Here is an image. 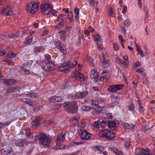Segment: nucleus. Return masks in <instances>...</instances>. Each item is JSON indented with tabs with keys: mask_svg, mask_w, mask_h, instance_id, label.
I'll use <instances>...</instances> for the list:
<instances>
[{
	"mask_svg": "<svg viewBox=\"0 0 155 155\" xmlns=\"http://www.w3.org/2000/svg\"><path fill=\"white\" fill-rule=\"evenodd\" d=\"M41 10L42 13L44 15L56 16L57 12L55 10H53L51 5L48 3H44L41 5Z\"/></svg>",
	"mask_w": 155,
	"mask_h": 155,
	"instance_id": "1",
	"label": "nucleus"
},
{
	"mask_svg": "<svg viewBox=\"0 0 155 155\" xmlns=\"http://www.w3.org/2000/svg\"><path fill=\"white\" fill-rule=\"evenodd\" d=\"M63 107L68 113L72 114L76 113L78 108L75 101L71 102H65L63 105Z\"/></svg>",
	"mask_w": 155,
	"mask_h": 155,
	"instance_id": "2",
	"label": "nucleus"
},
{
	"mask_svg": "<svg viewBox=\"0 0 155 155\" xmlns=\"http://www.w3.org/2000/svg\"><path fill=\"white\" fill-rule=\"evenodd\" d=\"M35 141H39V143L45 147H48L51 142L50 138L44 133H42L36 136L35 137Z\"/></svg>",
	"mask_w": 155,
	"mask_h": 155,
	"instance_id": "3",
	"label": "nucleus"
},
{
	"mask_svg": "<svg viewBox=\"0 0 155 155\" xmlns=\"http://www.w3.org/2000/svg\"><path fill=\"white\" fill-rule=\"evenodd\" d=\"M114 133L109 129L101 130L98 134L99 137L108 140H112L115 137Z\"/></svg>",
	"mask_w": 155,
	"mask_h": 155,
	"instance_id": "4",
	"label": "nucleus"
},
{
	"mask_svg": "<svg viewBox=\"0 0 155 155\" xmlns=\"http://www.w3.org/2000/svg\"><path fill=\"white\" fill-rule=\"evenodd\" d=\"M77 63V61L72 59L61 64L59 67L61 71L65 72L66 71L70 69L74 66H75Z\"/></svg>",
	"mask_w": 155,
	"mask_h": 155,
	"instance_id": "5",
	"label": "nucleus"
},
{
	"mask_svg": "<svg viewBox=\"0 0 155 155\" xmlns=\"http://www.w3.org/2000/svg\"><path fill=\"white\" fill-rule=\"evenodd\" d=\"M38 4L35 2L28 3L25 7V10L27 12L34 14L36 12L38 8Z\"/></svg>",
	"mask_w": 155,
	"mask_h": 155,
	"instance_id": "6",
	"label": "nucleus"
},
{
	"mask_svg": "<svg viewBox=\"0 0 155 155\" xmlns=\"http://www.w3.org/2000/svg\"><path fill=\"white\" fill-rule=\"evenodd\" d=\"M80 132L79 133L80 137L82 140H87L91 138V134L88 132L86 129H81L80 130Z\"/></svg>",
	"mask_w": 155,
	"mask_h": 155,
	"instance_id": "7",
	"label": "nucleus"
},
{
	"mask_svg": "<svg viewBox=\"0 0 155 155\" xmlns=\"http://www.w3.org/2000/svg\"><path fill=\"white\" fill-rule=\"evenodd\" d=\"M43 65L42 66V68L45 71H48L53 69V67L54 66V64L53 62L50 61H45L43 64Z\"/></svg>",
	"mask_w": 155,
	"mask_h": 155,
	"instance_id": "8",
	"label": "nucleus"
},
{
	"mask_svg": "<svg viewBox=\"0 0 155 155\" xmlns=\"http://www.w3.org/2000/svg\"><path fill=\"white\" fill-rule=\"evenodd\" d=\"M124 87L123 84L113 85L109 87L108 90L110 92H114L122 89Z\"/></svg>",
	"mask_w": 155,
	"mask_h": 155,
	"instance_id": "9",
	"label": "nucleus"
},
{
	"mask_svg": "<svg viewBox=\"0 0 155 155\" xmlns=\"http://www.w3.org/2000/svg\"><path fill=\"white\" fill-rule=\"evenodd\" d=\"M73 77L76 80L80 82H82L84 81V78L83 75L79 71H75L74 72Z\"/></svg>",
	"mask_w": 155,
	"mask_h": 155,
	"instance_id": "10",
	"label": "nucleus"
},
{
	"mask_svg": "<svg viewBox=\"0 0 155 155\" xmlns=\"http://www.w3.org/2000/svg\"><path fill=\"white\" fill-rule=\"evenodd\" d=\"M71 29L70 27H68L67 29H66L65 31H61L59 32L61 33L60 35V39L64 41L65 40L67 37H68L69 35V30Z\"/></svg>",
	"mask_w": 155,
	"mask_h": 155,
	"instance_id": "11",
	"label": "nucleus"
},
{
	"mask_svg": "<svg viewBox=\"0 0 155 155\" xmlns=\"http://www.w3.org/2000/svg\"><path fill=\"white\" fill-rule=\"evenodd\" d=\"M2 83L6 86H12L14 85L16 82V81L14 79H4L2 80Z\"/></svg>",
	"mask_w": 155,
	"mask_h": 155,
	"instance_id": "12",
	"label": "nucleus"
},
{
	"mask_svg": "<svg viewBox=\"0 0 155 155\" xmlns=\"http://www.w3.org/2000/svg\"><path fill=\"white\" fill-rule=\"evenodd\" d=\"M1 13L5 15H10L13 14V10L10 7H7L2 10Z\"/></svg>",
	"mask_w": 155,
	"mask_h": 155,
	"instance_id": "13",
	"label": "nucleus"
},
{
	"mask_svg": "<svg viewBox=\"0 0 155 155\" xmlns=\"http://www.w3.org/2000/svg\"><path fill=\"white\" fill-rule=\"evenodd\" d=\"M12 151L11 147H8L3 149H1L0 151L2 155H7L9 154Z\"/></svg>",
	"mask_w": 155,
	"mask_h": 155,
	"instance_id": "14",
	"label": "nucleus"
},
{
	"mask_svg": "<svg viewBox=\"0 0 155 155\" xmlns=\"http://www.w3.org/2000/svg\"><path fill=\"white\" fill-rule=\"evenodd\" d=\"M21 132L22 134H25L28 138L32 137V136H31V133L30 130L29 129H26L24 127L22 129Z\"/></svg>",
	"mask_w": 155,
	"mask_h": 155,
	"instance_id": "15",
	"label": "nucleus"
},
{
	"mask_svg": "<svg viewBox=\"0 0 155 155\" xmlns=\"http://www.w3.org/2000/svg\"><path fill=\"white\" fill-rule=\"evenodd\" d=\"M108 127L110 129L115 130L116 129L117 123L113 120L108 121Z\"/></svg>",
	"mask_w": 155,
	"mask_h": 155,
	"instance_id": "16",
	"label": "nucleus"
},
{
	"mask_svg": "<svg viewBox=\"0 0 155 155\" xmlns=\"http://www.w3.org/2000/svg\"><path fill=\"white\" fill-rule=\"evenodd\" d=\"M62 98L60 96H55L50 98L49 100L52 103L59 102L62 100Z\"/></svg>",
	"mask_w": 155,
	"mask_h": 155,
	"instance_id": "17",
	"label": "nucleus"
},
{
	"mask_svg": "<svg viewBox=\"0 0 155 155\" xmlns=\"http://www.w3.org/2000/svg\"><path fill=\"white\" fill-rule=\"evenodd\" d=\"M67 20V16L64 14H61L58 17V19L57 20L59 21H63L66 23Z\"/></svg>",
	"mask_w": 155,
	"mask_h": 155,
	"instance_id": "18",
	"label": "nucleus"
},
{
	"mask_svg": "<svg viewBox=\"0 0 155 155\" xmlns=\"http://www.w3.org/2000/svg\"><path fill=\"white\" fill-rule=\"evenodd\" d=\"M45 48L44 46H37L33 49V51L35 53H38L42 52Z\"/></svg>",
	"mask_w": 155,
	"mask_h": 155,
	"instance_id": "19",
	"label": "nucleus"
},
{
	"mask_svg": "<svg viewBox=\"0 0 155 155\" xmlns=\"http://www.w3.org/2000/svg\"><path fill=\"white\" fill-rule=\"evenodd\" d=\"M21 101L23 103L26 104L31 106H33L32 102L31 99L27 98H23L21 99Z\"/></svg>",
	"mask_w": 155,
	"mask_h": 155,
	"instance_id": "20",
	"label": "nucleus"
},
{
	"mask_svg": "<svg viewBox=\"0 0 155 155\" xmlns=\"http://www.w3.org/2000/svg\"><path fill=\"white\" fill-rule=\"evenodd\" d=\"M27 142V140L24 139L21 140L15 141V144L17 146H23Z\"/></svg>",
	"mask_w": 155,
	"mask_h": 155,
	"instance_id": "21",
	"label": "nucleus"
},
{
	"mask_svg": "<svg viewBox=\"0 0 155 155\" xmlns=\"http://www.w3.org/2000/svg\"><path fill=\"white\" fill-rule=\"evenodd\" d=\"M87 94L88 92L85 91L82 92H78L77 93L76 95L78 98L82 99L86 97Z\"/></svg>",
	"mask_w": 155,
	"mask_h": 155,
	"instance_id": "22",
	"label": "nucleus"
},
{
	"mask_svg": "<svg viewBox=\"0 0 155 155\" xmlns=\"http://www.w3.org/2000/svg\"><path fill=\"white\" fill-rule=\"evenodd\" d=\"M40 123V121L38 119L33 120L31 123V125L32 128H35L36 127H37Z\"/></svg>",
	"mask_w": 155,
	"mask_h": 155,
	"instance_id": "23",
	"label": "nucleus"
},
{
	"mask_svg": "<svg viewBox=\"0 0 155 155\" xmlns=\"http://www.w3.org/2000/svg\"><path fill=\"white\" fill-rule=\"evenodd\" d=\"M33 36L30 35L27 37L25 38V40L24 42V44H26V45H29L32 41Z\"/></svg>",
	"mask_w": 155,
	"mask_h": 155,
	"instance_id": "24",
	"label": "nucleus"
},
{
	"mask_svg": "<svg viewBox=\"0 0 155 155\" xmlns=\"http://www.w3.org/2000/svg\"><path fill=\"white\" fill-rule=\"evenodd\" d=\"M122 125L124 128L127 129H132L134 127V125L132 124H128L126 122L123 124Z\"/></svg>",
	"mask_w": 155,
	"mask_h": 155,
	"instance_id": "25",
	"label": "nucleus"
},
{
	"mask_svg": "<svg viewBox=\"0 0 155 155\" xmlns=\"http://www.w3.org/2000/svg\"><path fill=\"white\" fill-rule=\"evenodd\" d=\"M65 134L64 132H62L60 135L57 138V140H59L60 142H61L62 143L63 142L64 140L65 139Z\"/></svg>",
	"mask_w": 155,
	"mask_h": 155,
	"instance_id": "26",
	"label": "nucleus"
},
{
	"mask_svg": "<svg viewBox=\"0 0 155 155\" xmlns=\"http://www.w3.org/2000/svg\"><path fill=\"white\" fill-rule=\"evenodd\" d=\"M58 49L62 53V54H65L67 53V49L65 46L63 44L61 45V46L59 47Z\"/></svg>",
	"mask_w": 155,
	"mask_h": 155,
	"instance_id": "27",
	"label": "nucleus"
},
{
	"mask_svg": "<svg viewBox=\"0 0 155 155\" xmlns=\"http://www.w3.org/2000/svg\"><path fill=\"white\" fill-rule=\"evenodd\" d=\"M26 95L27 96L32 98H37L38 97V93L36 92H29Z\"/></svg>",
	"mask_w": 155,
	"mask_h": 155,
	"instance_id": "28",
	"label": "nucleus"
},
{
	"mask_svg": "<svg viewBox=\"0 0 155 155\" xmlns=\"http://www.w3.org/2000/svg\"><path fill=\"white\" fill-rule=\"evenodd\" d=\"M110 150L112 151L114 153L117 155H120L122 153V152L121 150H119L116 148L114 147H111L110 148Z\"/></svg>",
	"mask_w": 155,
	"mask_h": 155,
	"instance_id": "29",
	"label": "nucleus"
},
{
	"mask_svg": "<svg viewBox=\"0 0 155 155\" xmlns=\"http://www.w3.org/2000/svg\"><path fill=\"white\" fill-rule=\"evenodd\" d=\"M53 43L58 49L61 46V45L63 44L61 41L57 39L53 41Z\"/></svg>",
	"mask_w": 155,
	"mask_h": 155,
	"instance_id": "30",
	"label": "nucleus"
},
{
	"mask_svg": "<svg viewBox=\"0 0 155 155\" xmlns=\"http://www.w3.org/2000/svg\"><path fill=\"white\" fill-rule=\"evenodd\" d=\"M19 32L18 31L16 33H11L8 34V37L12 38H17L19 36Z\"/></svg>",
	"mask_w": 155,
	"mask_h": 155,
	"instance_id": "31",
	"label": "nucleus"
},
{
	"mask_svg": "<svg viewBox=\"0 0 155 155\" xmlns=\"http://www.w3.org/2000/svg\"><path fill=\"white\" fill-rule=\"evenodd\" d=\"M143 149L142 148H137L136 150L135 153L137 155H143Z\"/></svg>",
	"mask_w": 155,
	"mask_h": 155,
	"instance_id": "32",
	"label": "nucleus"
},
{
	"mask_svg": "<svg viewBox=\"0 0 155 155\" xmlns=\"http://www.w3.org/2000/svg\"><path fill=\"white\" fill-rule=\"evenodd\" d=\"M104 149L103 147L101 146H94L93 147V150L94 151H103Z\"/></svg>",
	"mask_w": 155,
	"mask_h": 155,
	"instance_id": "33",
	"label": "nucleus"
},
{
	"mask_svg": "<svg viewBox=\"0 0 155 155\" xmlns=\"http://www.w3.org/2000/svg\"><path fill=\"white\" fill-rule=\"evenodd\" d=\"M98 72L96 70H94L91 71L90 73V78L91 79L94 78L95 75H97Z\"/></svg>",
	"mask_w": 155,
	"mask_h": 155,
	"instance_id": "34",
	"label": "nucleus"
},
{
	"mask_svg": "<svg viewBox=\"0 0 155 155\" xmlns=\"http://www.w3.org/2000/svg\"><path fill=\"white\" fill-rule=\"evenodd\" d=\"M21 72L24 74L28 75L30 74V71L24 67H21Z\"/></svg>",
	"mask_w": 155,
	"mask_h": 155,
	"instance_id": "35",
	"label": "nucleus"
},
{
	"mask_svg": "<svg viewBox=\"0 0 155 155\" xmlns=\"http://www.w3.org/2000/svg\"><path fill=\"white\" fill-rule=\"evenodd\" d=\"M92 108V107L84 105L81 107V109L83 110L87 111H90Z\"/></svg>",
	"mask_w": 155,
	"mask_h": 155,
	"instance_id": "36",
	"label": "nucleus"
},
{
	"mask_svg": "<svg viewBox=\"0 0 155 155\" xmlns=\"http://www.w3.org/2000/svg\"><path fill=\"white\" fill-rule=\"evenodd\" d=\"M93 38L95 41L97 42L100 40L101 37L99 34H97L95 35H93Z\"/></svg>",
	"mask_w": 155,
	"mask_h": 155,
	"instance_id": "37",
	"label": "nucleus"
},
{
	"mask_svg": "<svg viewBox=\"0 0 155 155\" xmlns=\"http://www.w3.org/2000/svg\"><path fill=\"white\" fill-rule=\"evenodd\" d=\"M91 105L94 106V107L97 106V107L98 108H101V107L100 106L98 105V102L97 101H94V100H91Z\"/></svg>",
	"mask_w": 155,
	"mask_h": 155,
	"instance_id": "38",
	"label": "nucleus"
},
{
	"mask_svg": "<svg viewBox=\"0 0 155 155\" xmlns=\"http://www.w3.org/2000/svg\"><path fill=\"white\" fill-rule=\"evenodd\" d=\"M103 64H102V66L103 68H106L109 66V63H108L107 62V60L103 61Z\"/></svg>",
	"mask_w": 155,
	"mask_h": 155,
	"instance_id": "39",
	"label": "nucleus"
},
{
	"mask_svg": "<svg viewBox=\"0 0 155 155\" xmlns=\"http://www.w3.org/2000/svg\"><path fill=\"white\" fill-rule=\"evenodd\" d=\"M99 121H96L92 124L94 128H98L99 127Z\"/></svg>",
	"mask_w": 155,
	"mask_h": 155,
	"instance_id": "40",
	"label": "nucleus"
},
{
	"mask_svg": "<svg viewBox=\"0 0 155 155\" xmlns=\"http://www.w3.org/2000/svg\"><path fill=\"white\" fill-rule=\"evenodd\" d=\"M74 12L76 15L75 18L76 19H78V20L79 17V9L76 7L74 10Z\"/></svg>",
	"mask_w": 155,
	"mask_h": 155,
	"instance_id": "41",
	"label": "nucleus"
},
{
	"mask_svg": "<svg viewBox=\"0 0 155 155\" xmlns=\"http://www.w3.org/2000/svg\"><path fill=\"white\" fill-rule=\"evenodd\" d=\"M81 144H82V143L81 142H73L70 143L69 145L70 146H76L77 145H81Z\"/></svg>",
	"mask_w": 155,
	"mask_h": 155,
	"instance_id": "42",
	"label": "nucleus"
},
{
	"mask_svg": "<svg viewBox=\"0 0 155 155\" xmlns=\"http://www.w3.org/2000/svg\"><path fill=\"white\" fill-rule=\"evenodd\" d=\"M101 41V40H100L99 41V42H98L97 43L98 48L100 50H101L102 49L103 42Z\"/></svg>",
	"mask_w": 155,
	"mask_h": 155,
	"instance_id": "43",
	"label": "nucleus"
},
{
	"mask_svg": "<svg viewBox=\"0 0 155 155\" xmlns=\"http://www.w3.org/2000/svg\"><path fill=\"white\" fill-rule=\"evenodd\" d=\"M145 49L146 50V51H145L144 52V54L143 53V52L142 50L140 51L139 53L140 54V56L142 57H144L145 55L147 54V49L146 47L145 46Z\"/></svg>",
	"mask_w": 155,
	"mask_h": 155,
	"instance_id": "44",
	"label": "nucleus"
},
{
	"mask_svg": "<svg viewBox=\"0 0 155 155\" xmlns=\"http://www.w3.org/2000/svg\"><path fill=\"white\" fill-rule=\"evenodd\" d=\"M59 22H60L58 24L56 27V28L58 29H61L63 26L64 24L65 23L63 21Z\"/></svg>",
	"mask_w": 155,
	"mask_h": 155,
	"instance_id": "45",
	"label": "nucleus"
},
{
	"mask_svg": "<svg viewBox=\"0 0 155 155\" xmlns=\"http://www.w3.org/2000/svg\"><path fill=\"white\" fill-rule=\"evenodd\" d=\"M16 54L13 52H10L8 53L7 55V57L10 58H13L15 56Z\"/></svg>",
	"mask_w": 155,
	"mask_h": 155,
	"instance_id": "46",
	"label": "nucleus"
},
{
	"mask_svg": "<svg viewBox=\"0 0 155 155\" xmlns=\"http://www.w3.org/2000/svg\"><path fill=\"white\" fill-rule=\"evenodd\" d=\"M87 60L88 62L89 63V64L91 66H93L94 64L93 63V61L92 58L90 57H88L87 58Z\"/></svg>",
	"mask_w": 155,
	"mask_h": 155,
	"instance_id": "47",
	"label": "nucleus"
},
{
	"mask_svg": "<svg viewBox=\"0 0 155 155\" xmlns=\"http://www.w3.org/2000/svg\"><path fill=\"white\" fill-rule=\"evenodd\" d=\"M107 119L106 118H104L102 120V121L101 122V125L102 127H104V125L103 124H107V123L108 124V121H107Z\"/></svg>",
	"mask_w": 155,
	"mask_h": 155,
	"instance_id": "48",
	"label": "nucleus"
},
{
	"mask_svg": "<svg viewBox=\"0 0 155 155\" xmlns=\"http://www.w3.org/2000/svg\"><path fill=\"white\" fill-rule=\"evenodd\" d=\"M129 109L131 111L133 112L134 110L135 107L133 103H131L130 104L128 107Z\"/></svg>",
	"mask_w": 155,
	"mask_h": 155,
	"instance_id": "49",
	"label": "nucleus"
},
{
	"mask_svg": "<svg viewBox=\"0 0 155 155\" xmlns=\"http://www.w3.org/2000/svg\"><path fill=\"white\" fill-rule=\"evenodd\" d=\"M12 59L8 58H5L3 59V61H5V62L7 63L8 65L10 64L11 62Z\"/></svg>",
	"mask_w": 155,
	"mask_h": 155,
	"instance_id": "50",
	"label": "nucleus"
},
{
	"mask_svg": "<svg viewBox=\"0 0 155 155\" xmlns=\"http://www.w3.org/2000/svg\"><path fill=\"white\" fill-rule=\"evenodd\" d=\"M65 146L64 145H62L60 147H54V149L55 150H63L65 148Z\"/></svg>",
	"mask_w": 155,
	"mask_h": 155,
	"instance_id": "51",
	"label": "nucleus"
},
{
	"mask_svg": "<svg viewBox=\"0 0 155 155\" xmlns=\"http://www.w3.org/2000/svg\"><path fill=\"white\" fill-rule=\"evenodd\" d=\"M68 16H67V18H68V19L69 20L70 22H71L72 21L71 18L73 16L72 13L71 12H68Z\"/></svg>",
	"mask_w": 155,
	"mask_h": 155,
	"instance_id": "52",
	"label": "nucleus"
},
{
	"mask_svg": "<svg viewBox=\"0 0 155 155\" xmlns=\"http://www.w3.org/2000/svg\"><path fill=\"white\" fill-rule=\"evenodd\" d=\"M150 152L148 149L146 150L144 149V151L143 152V155H149L150 154Z\"/></svg>",
	"mask_w": 155,
	"mask_h": 155,
	"instance_id": "53",
	"label": "nucleus"
},
{
	"mask_svg": "<svg viewBox=\"0 0 155 155\" xmlns=\"http://www.w3.org/2000/svg\"><path fill=\"white\" fill-rule=\"evenodd\" d=\"M16 89L14 87H11L8 90V93H12L15 92L16 91Z\"/></svg>",
	"mask_w": 155,
	"mask_h": 155,
	"instance_id": "54",
	"label": "nucleus"
},
{
	"mask_svg": "<svg viewBox=\"0 0 155 155\" xmlns=\"http://www.w3.org/2000/svg\"><path fill=\"white\" fill-rule=\"evenodd\" d=\"M116 61L119 64H122L124 61L120 59V58H117L116 59Z\"/></svg>",
	"mask_w": 155,
	"mask_h": 155,
	"instance_id": "55",
	"label": "nucleus"
},
{
	"mask_svg": "<svg viewBox=\"0 0 155 155\" xmlns=\"http://www.w3.org/2000/svg\"><path fill=\"white\" fill-rule=\"evenodd\" d=\"M130 21L129 19H127L126 22L124 23V25L126 26H129L131 24L130 23Z\"/></svg>",
	"mask_w": 155,
	"mask_h": 155,
	"instance_id": "56",
	"label": "nucleus"
},
{
	"mask_svg": "<svg viewBox=\"0 0 155 155\" xmlns=\"http://www.w3.org/2000/svg\"><path fill=\"white\" fill-rule=\"evenodd\" d=\"M45 59L47 61H50L51 58V57L48 54H46L45 55Z\"/></svg>",
	"mask_w": 155,
	"mask_h": 155,
	"instance_id": "57",
	"label": "nucleus"
},
{
	"mask_svg": "<svg viewBox=\"0 0 155 155\" xmlns=\"http://www.w3.org/2000/svg\"><path fill=\"white\" fill-rule=\"evenodd\" d=\"M130 140H127L126 141L124 145L125 147L127 148L129 147L130 146Z\"/></svg>",
	"mask_w": 155,
	"mask_h": 155,
	"instance_id": "58",
	"label": "nucleus"
},
{
	"mask_svg": "<svg viewBox=\"0 0 155 155\" xmlns=\"http://www.w3.org/2000/svg\"><path fill=\"white\" fill-rule=\"evenodd\" d=\"M33 38H34L35 41L33 42L32 44L34 45L36 44L38 42V38L35 36H33Z\"/></svg>",
	"mask_w": 155,
	"mask_h": 155,
	"instance_id": "59",
	"label": "nucleus"
},
{
	"mask_svg": "<svg viewBox=\"0 0 155 155\" xmlns=\"http://www.w3.org/2000/svg\"><path fill=\"white\" fill-rule=\"evenodd\" d=\"M144 71V69L143 68H139L137 69L136 71L137 72L142 73Z\"/></svg>",
	"mask_w": 155,
	"mask_h": 155,
	"instance_id": "60",
	"label": "nucleus"
},
{
	"mask_svg": "<svg viewBox=\"0 0 155 155\" xmlns=\"http://www.w3.org/2000/svg\"><path fill=\"white\" fill-rule=\"evenodd\" d=\"M9 123H4L0 122V125L2 126V127H7L9 124Z\"/></svg>",
	"mask_w": 155,
	"mask_h": 155,
	"instance_id": "61",
	"label": "nucleus"
},
{
	"mask_svg": "<svg viewBox=\"0 0 155 155\" xmlns=\"http://www.w3.org/2000/svg\"><path fill=\"white\" fill-rule=\"evenodd\" d=\"M55 142L56 143V146L54 147H60V145L61 143V142H60L59 140H55Z\"/></svg>",
	"mask_w": 155,
	"mask_h": 155,
	"instance_id": "62",
	"label": "nucleus"
},
{
	"mask_svg": "<svg viewBox=\"0 0 155 155\" xmlns=\"http://www.w3.org/2000/svg\"><path fill=\"white\" fill-rule=\"evenodd\" d=\"M111 113H108L107 114L106 116L108 119H112L113 116L111 115Z\"/></svg>",
	"mask_w": 155,
	"mask_h": 155,
	"instance_id": "63",
	"label": "nucleus"
},
{
	"mask_svg": "<svg viewBox=\"0 0 155 155\" xmlns=\"http://www.w3.org/2000/svg\"><path fill=\"white\" fill-rule=\"evenodd\" d=\"M100 113H101V112L99 110H95L93 112V114L94 115H95L96 114L98 115V114H99Z\"/></svg>",
	"mask_w": 155,
	"mask_h": 155,
	"instance_id": "64",
	"label": "nucleus"
}]
</instances>
